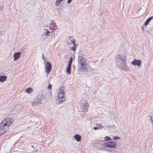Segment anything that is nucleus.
Here are the masks:
<instances>
[{
  "label": "nucleus",
  "mask_w": 153,
  "mask_h": 153,
  "mask_svg": "<svg viewBox=\"0 0 153 153\" xmlns=\"http://www.w3.org/2000/svg\"><path fill=\"white\" fill-rule=\"evenodd\" d=\"M115 61L117 68L126 71H129L126 63V57L125 56L117 55L116 56Z\"/></svg>",
  "instance_id": "obj_1"
},
{
  "label": "nucleus",
  "mask_w": 153,
  "mask_h": 153,
  "mask_svg": "<svg viewBox=\"0 0 153 153\" xmlns=\"http://www.w3.org/2000/svg\"><path fill=\"white\" fill-rule=\"evenodd\" d=\"M57 28V26L54 21H51L49 24L48 27H47L46 29H45L43 30V35L47 38L48 36L51 35V38L55 36L54 31Z\"/></svg>",
  "instance_id": "obj_2"
},
{
  "label": "nucleus",
  "mask_w": 153,
  "mask_h": 153,
  "mask_svg": "<svg viewBox=\"0 0 153 153\" xmlns=\"http://www.w3.org/2000/svg\"><path fill=\"white\" fill-rule=\"evenodd\" d=\"M13 121L12 118H8L3 120L0 123V136L7 132Z\"/></svg>",
  "instance_id": "obj_3"
},
{
  "label": "nucleus",
  "mask_w": 153,
  "mask_h": 153,
  "mask_svg": "<svg viewBox=\"0 0 153 153\" xmlns=\"http://www.w3.org/2000/svg\"><path fill=\"white\" fill-rule=\"evenodd\" d=\"M79 70L81 71L84 72L87 70V62L85 59L83 57L82 55L78 56L77 58Z\"/></svg>",
  "instance_id": "obj_4"
},
{
  "label": "nucleus",
  "mask_w": 153,
  "mask_h": 153,
  "mask_svg": "<svg viewBox=\"0 0 153 153\" xmlns=\"http://www.w3.org/2000/svg\"><path fill=\"white\" fill-rule=\"evenodd\" d=\"M57 92L58 94L56 97V101L57 103L59 104L65 100L64 97V92L62 90H59Z\"/></svg>",
  "instance_id": "obj_5"
},
{
  "label": "nucleus",
  "mask_w": 153,
  "mask_h": 153,
  "mask_svg": "<svg viewBox=\"0 0 153 153\" xmlns=\"http://www.w3.org/2000/svg\"><path fill=\"white\" fill-rule=\"evenodd\" d=\"M89 107V105L86 100H83V101L82 100L80 108L83 110L82 111H87Z\"/></svg>",
  "instance_id": "obj_6"
},
{
  "label": "nucleus",
  "mask_w": 153,
  "mask_h": 153,
  "mask_svg": "<svg viewBox=\"0 0 153 153\" xmlns=\"http://www.w3.org/2000/svg\"><path fill=\"white\" fill-rule=\"evenodd\" d=\"M70 42H68V43L69 44H73V46H72L71 50L72 49L73 51H74L75 49V47L76 44L75 43V40L72 37H70L69 38V40Z\"/></svg>",
  "instance_id": "obj_7"
},
{
  "label": "nucleus",
  "mask_w": 153,
  "mask_h": 153,
  "mask_svg": "<svg viewBox=\"0 0 153 153\" xmlns=\"http://www.w3.org/2000/svg\"><path fill=\"white\" fill-rule=\"evenodd\" d=\"M45 68V72L48 74L50 72L52 68V66L51 63L48 62H46Z\"/></svg>",
  "instance_id": "obj_8"
},
{
  "label": "nucleus",
  "mask_w": 153,
  "mask_h": 153,
  "mask_svg": "<svg viewBox=\"0 0 153 153\" xmlns=\"http://www.w3.org/2000/svg\"><path fill=\"white\" fill-rule=\"evenodd\" d=\"M44 98V96L42 94H40L36 97L34 100L36 102V103L39 104L40 103L42 100Z\"/></svg>",
  "instance_id": "obj_9"
},
{
  "label": "nucleus",
  "mask_w": 153,
  "mask_h": 153,
  "mask_svg": "<svg viewBox=\"0 0 153 153\" xmlns=\"http://www.w3.org/2000/svg\"><path fill=\"white\" fill-rule=\"evenodd\" d=\"M131 64L134 65H137L138 66H140L141 64V61L140 60L134 59L131 62Z\"/></svg>",
  "instance_id": "obj_10"
},
{
  "label": "nucleus",
  "mask_w": 153,
  "mask_h": 153,
  "mask_svg": "<svg viewBox=\"0 0 153 153\" xmlns=\"http://www.w3.org/2000/svg\"><path fill=\"white\" fill-rule=\"evenodd\" d=\"M21 55V53L20 52L15 53L13 54L14 60L16 61L18 60L20 57Z\"/></svg>",
  "instance_id": "obj_11"
},
{
  "label": "nucleus",
  "mask_w": 153,
  "mask_h": 153,
  "mask_svg": "<svg viewBox=\"0 0 153 153\" xmlns=\"http://www.w3.org/2000/svg\"><path fill=\"white\" fill-rule=\"evenodd\" d=\"M107 142L108 144V148H114L116 146V144L114 142Z\"/></svg>",
  "instance_id": "obj_12"
},
{
  "label": "nucleus",
  "mask_w": 153,
  "mask_h": 153,
  "mask_svg": "<svg viewBox=\"0 0 153 153\" xmlns=\"http://www.w3.org/2000/svg\"><path fill=\"white\" fill-rule=\"evenodd\" d=\"M153 19V16L149 17L146 20V22L144 23L145 25L146 26L147 25L148 23L150 22V21Z\"/></svg>",
  "instance_id": "obj_13"
},
{
  "label": "nucleus",
  "mask_w": 153,
  "mask_h": 153,
  "mask_svg": "<svg viewBox=\"0 0 153 153\" xmlns=\"http://www.w3.org/2000/svg\"><path fill=\"white\" fill-rule=\"evenodd\" d=\"M74 138L77 141H79L81 139V136L78 134H76L74 136Z\"/></svg>",
  "instance_id": "obj_14"
},
{
  "label": "nucleus",
  "mask_w": 153,
  "mask_h": 153,
  "mask_svg": "<svg viewBox=\"0 0 153 153\" xmlns=\"http://www.w3.org/2000/svg\"><path fill=\"white\" fill-rule=\"evenodd\" d=\"M6 76H0V82H3L6 80Z\"/></svg>",
  "instance_id": "obj_15"
},
{
  "label": "nucleus",
  "mask_w": 153,
  "mask_h": 153,
  "mask_svg": "<svg viewBox=\"0 0 153 153\" xmlns=\"http://www.w3.org/2000/svg\"><path fill=\"white\" fill-rule=\"evenodd\" d=\"M73 57H71L68 62V66H71V63L73 62Z\"/></svg>",
  "instance_id": "obj_16"
},
{
  "label": "nucleus",
  "mask_w": 153,
  "mask_h": 153,
  "mask_svg": "<svg viewBox=\"0 0 153 153\" xmlns=\"http://www.w3.org/2000/svg\"><path fill=\"white\" fill-rule=\"evenodd\" d=\"M33 90L31 88H29L26 89V92L28 94L30 93Z\"/></svg>",
  "instance_id": "obj_17"
},
{
  "label": "nucleus",
  "mask_w": 153,
  "mask_h": 153,
  "mask_svg": "<svg viewBox=\"0 0 153 153\" xmlns=\"http://www.w3.org/2000/svg\"><path fill=\"white\" fill-rule=\"evenodd\" d=\"M96 125L97 126V127L99 129H101L103 128V126L100 124H96Z\"/></svg>",
  "instance_id": "obj_18"
},
{
  "label": "nucleus",
  "mask_w": 153,
  "mask_h": 153,
  "mask_svg": "<svg viewBox=\"0 0 153 153\" xmlns=\"http://www.w3.org/2000/svg\"><path fill=\"white\" fill-rule=\"evenodd\" d=\"M62 0H56L55 3L56 5L58 6L59 5Z\"/></svg>",
  "instance_id": "obj_19"
},
{
  "label": "nucleus",
  "mask_w": 153,
  "mask_h": 153,
  "mask_svg": "<svg viewBox=\"0 0 153 153\" xmlns=\"http://www.w3.org/2000/svg\"><path fill=\"white\" fill-rule=\"evenodd\" d=\"M71 66H68V74H69L71 73Z\"/></svg>",
  "instance_id": "obj_20"
},
{
  "label": "nucleus",
  "mask_w": 153,
  "mask_h": 153,
  "mask_svg": "<svg viewBox=\"0 0 153 153\" xmlns=\"http://www.w3.org/2000/svg\"><path fill=\"white\" fill-rule=\"evenodd\" d=\"M104 139H105V140H106V141L110 140H111V139L110 137H108V136L105 137L104 138Z\"/></svg>",
  "instance_id": "obj_21"
},
{
  "label": "nucleus",
  "mask_w": 153,
  "mask_h": 153,
  "mask_svg": "<svg viewBox=\"0 0 153 153\" xmlns=\"http://www.w3.org/2000/svg\"><path fill=\"white\" fill-rule=\"evenodd\" d=\"M38 104L37 103H36V102L34 100V101L32 102V105L33 106L36 105Z\"/></svg>",
  "instance_id": "obj_22"
},
{
  "label": "nucleus",
  "mask_w": 153,
  "mask_h": 153,
  "mask_svg": "<svg viewBox=\"0 0 153 153\" xmlns=\"http://www.w3.org/2000/svg\"><path fill=\"white\" fill-rule=\"evenodd\" d=\"M103 146L104 147H106L108 148V142L102 144Z\"/></svg>",
  "instance_id": "obj_23"
},
{
  "label": "nucleus",
  "mask_w": 153,
  "mask_h": 153,
  "mask_svg": "<svg viewBox=\"0 0 153 153\" xmlns=\"http://www.w3.org/2000/svg\"><path fill=\"white\" fill-rule=\"evenodd\" d=\"M52 88L51 85V84H49V85L47 86V88L48 89H51Z\"/></svg>",
  "instance_id": "obj_24"
},
{
  "label": "nucleus",
  "mask_w": 153,
  "mask_h": 153,
  "mask_svg": "<svg viewBox=\"0 0 153 153\" xmlns=\"http://www.w3.org/2000/svg\"><path fill=\"white\" fill-rule=\"evenodd\" d=\"M120 139V138L117 136L114 137L113 138V139H114V140H116L117 139Z\"/></svg>",
  "instance_id": "obj_25"
},
{
  "label": "nucleus",
  "mask_w": 153,
  "mask_h": 153,
  "mask_svg": "<svg viewBox=\"0 0 153 153\" xmlns=\"http://www.w3.org/2000/svg\"><path fill=\"white\" fill-rule=\"evenodd\" d=\"M150 120L152 123H153V119H152V116L150 117Z\"/></svg>",
  "instance_id": "obj_26"
},
{
  "label": "nucleus",
  "mask_w": 153,
  "mask_h": 153,
  "mask_svg": "<svg viewBox=\"0 0 153 153\" xmlns=\"http://www.w3.org/2000/svg\"><path fill=\"white\" fill-rule=\"evenodd\" d=\"M3 6H1V7H0V10L2 11L3 10Z\"/></svg>",
  "instance_id": "obj_27"
},
{
  "label": "nucleus",
  "mask_w": 153,
  "mask_h": 153,
  "mask_svg": "<svg viewBox=\"0 0 153 153\" xmlns=\"http://www.w3.org/2000/svg\"><path fill=\"white\" fill-rule=\"evenodd\" d=\"M93 129L94 130H96L97 129H99L97 127H94L93 128Z\"/></svg>",
  "instance_id": "obj_28"
},
{
  "label": "nucleus",
  "mask_w": 153,
  "mask_h": 153,
  "mask_svg": "<svg viewBox=\"0 0 153 153\" xmlns=\"http://www.w3.org/2000/svg\"><path fill=\"white\" fill-rule=\"evenodd\" d=\"M72 0H68V4H70Z\"/></svg>",
  "instance_id": "obj_29"
},
{
  "label": "nucleus",
  "mask_w": 153,
  "mask_h": 153,
  "mask_svg": "<svg viewBox=\"0 0 153 153\" xmlns=\"http://www.w3.org/2000/svg\"><path fill=\"white\" fill-rule=\"evenodd\" d=\"M42 59H44V56H43V54H42Z\"/></svg>",
  "instance_id": "obj_30"
},
{
  "label": "nucleus",
  "mask_w": 153,
  "mask_h": 153,
  "mask_svg": "<svg viewBox=\"0 0 153 153\" xmlns=\"http://www.w3.org/2000/svg\"><path fill=\"white\" fill-rule=\"evenodd\" d=\"M66 72L67 73V68L66 69Z\"/></svg>",
  "instance_id": "obj_31"
},
{
  "label": "nucleus",
  "mask_w": 153,
  "mask_h": 153,
  "mask_svg": "<svg viewBox=\"0 0 153 153\" xmlns=\"http://www.w3.org/2000/svg\"><path fill=\"white\" fill-rule=\"evenodd\" d=\"M152 123V126L153 127V123Z\"/></svg>",
  "instance_id": "obj_32"
},
{
  "label": "nucleus",
  "mask_w": 153,
  "mask_h": 153,
  "mask_svg": "<svg viewBox=\"0 0 153 153\" xmlns=\"http://www.w3.org/2000/svg\"><path fill=\"white\" fill-rule=\"evenodd\" d=\"M143 29H144V28H143Z\"/></svg>",
  "instance_id": "obj_33"
}]
</instances>
